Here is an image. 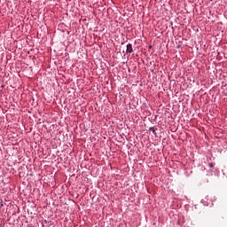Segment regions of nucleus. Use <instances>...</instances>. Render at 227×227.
I'll use <instances>...</instances> for the list:
<instances>
[{"mask_svg":"<svg viewBox=\"0 0 227 227\" xmlns=\"http://www.w3.org/2000/svg\"><path fill=\"white\" fill-rule=\"evenodd\" d=\"M126 52H127V54H131V52H133L132 44L131 43H129L127 45Z\"/></svg>","mask_w":227,"mask_h":227,"instance_id":"f257e3e1","label":"nucleus"},{"mask_svg":"<svg viewBox=\"0 0 227 227\" xmlns=\"http://www.w3.org/2000/svg\"><path fill=\"white\" fill-rule=\"evenodd\" d=\"M209 168H214V164L213 163H209Z\"/></svg>","mask_w":227,"mask_h":227,"instance_id":"f03ea898","label":"nucleus"}]
</instances>
